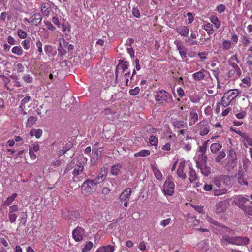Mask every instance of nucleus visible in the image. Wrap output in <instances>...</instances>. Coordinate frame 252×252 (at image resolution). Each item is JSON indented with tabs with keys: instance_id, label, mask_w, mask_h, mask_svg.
<instances>
[{
	"instance_id": "1",
	"label": "nucleus",
	"mask_w": 252,
	"mask_h": 252,
	"mask_svg": "<svg viewBox=\"0 0 252 252\" xmlns=\"http://www.w3.org/2000/svg\"><path fill=\"white\" fill-rule=\"evenodd\" d=\"M74 49V46L69 44L64 39H60L59 47L58 48V56L63 58L68 52H70Z\"/></svg>"
},
{
	"instance_id": "2",
	"label": "nucleus",
	"mask_w": 252,
	"mask_h": 252,
	"mask_svg": "<svg viewBox=\"0 0 252 252\" xmlns=\"http://www.w3.org/2000/svg\"><path fill=\"white\" fill-rule=\"evenodd\" d=\"M239 94L237 90H229L224 93L221 98V103L224 107L230 105L231 101L235 98Z\"/></svg>"
},
{
	"instance_id": "3",
	"label": "nucleus",
	"mask_w": 252,
	"mask_h": 252,
	"mask_svg": "<svg viewBox=\"0 0 252 252\" xmlns=\"http://www.w3.org/2000/svg\"><path fill=\"white\" fill-rule=\"evenodd\" d=\"M155 98L157 101L170 102L171 101L172 97L170 94L164 90H161L157 93L155 95Z\"/></svg>"
},
{
	"instance_id": "4",
	"label": "nucleus",
	"mask_w": 252,
	"mask_h": 252,
	"mask_svg": "<svg viewBox=\"0 0 252 252\" xmlns=\"http://www.w3.org/2000/svg\"><path fill=\"white\" fill-rule=\"evenodd\" d=\"M97 184L96 181L94 180H86L81 186V190L82 191H86L87 192H93L96 190V185Z\"/></svg>"
},
{
	"instance_id": "5",
	"label": "nucleus",
	"mask_w": 252,
	"mask_h": 252,
	"mask_svg": "<svg viewBox=\"0 0 252 252\" xmlns=\"http://www.w3.org/2000/svg\"><path fill=\"white\" fill-rule=\"evenodd\" d=\"M199 130V134L201 136L207 135L210 131V126H208V122L206 120H202L197 125Z\"/></svg>"
},
{
	"instance_id": "6",
	"label": "nucleus",
	"mask_w": 252,
	"mask_h": 252,
	"mask_svg": "<svg viewBox=\"0 0 252 252\" xmlns=\"http://www.w3.org/2000/svg\"><path fill=\"white\" fill-rule=\"evenodd\" d=\"M238 182L241 186H248L249 184L248 180L252 178L246 174L242 170L238 171Z\"/></svg>"
},
{
	"instance_id": "7",
	"label": "nucleus",
	"mask_w": 252,
	"mask_h": 252,
	"mask_svg": "<svg viewBox=\"0 0 252 252\" xmlns=\"http://www.w3.org/2000/svg\"><path fill=\"white\" fill-rule=\"evenodd\" d=\"M84 230L81 227H77L72 232V236L76 241H80L83 239Z\"/></svg>"
},
{
	"instance_id": "8",
	"label": "nucleus",
	"mask_w": 252,
	"mask_h": 252,
	"mask_svg": "<svg viewBox=\"0 0 252 252\" xmlns=\"http://www.w3.org/2000/svg\"><path fill=\"white\" fill-rule=\"evenodd\" d=\"M235 204L240 208L242 210L248 204H252V201H250L249 199L243 197H238L235 201Z\"/></svg>"
},
{
	"instance_id": "9",
	"label": "nucleus",
	"mask_w": 252,
	"mask_h": 252,
	"mask_svg": "<svg viewBox=\"0 0 252 252\" xmlns=\"http://www.w3.org/2000/svg\"><path fill=\"white\" fill-rule=\"evenodd\" d=\"M108 169L106 167L101 168L100 171L98 175L94 180L96 181L97 184L103 182L107 175Z\"/></svg>"
},
{
	"instance_id": "10",
	"label": "nucleus",
	"mask_w": 252,
	"mask_h": 252,
	"mask_svg": "<svg viewBox=\"0 0 252 252\" xmlns=\"http://www.w3.org/2000/svg\"><path fill=\"white\" fill-rule=\"evenodd\" d=\"M196 167L200 169L201 173L205 176H209L211 173V168L207 164L201 165L200 162L197 161Z\"/></svg>"
},
{
	"instance_id": "11",
	"label": "nucleus",
	"mask_w": 252,
	"mask_h": 252,
	"mask_svg": "<svg viewBox=\"0 0 252 252\" xmlns=\"http://www.w3.org/2000/svg\"><path fill=\"white\" fill-rule=\"evenodd\" d=\"M41 11L43 15L48 17L51 11L50 4L46 2H42L41 5Z\"/></svg>"
},
{
	"instance_id": "12",
	"label": "nucleus",
	"mask_w": 252,
	"mask_h": 252,
	"mask_svg": "<svg viewBox=\"0 0 252 252\" xmlns=\"http://www.w3.org/2000/svg\"><path fill=\"white\" fill-rule=\"evenodd\" d=\"M31 19V25L34 26L39 25L42 21V17L39 13H35L30 18Z\"/></svg>"
},
{
	"instance_id": "13",
	"label": "nucleus",
	"mask_w": 252,
	"mask_h": 252,
	"mask_svg": "<svg viewBox=\"0 0 252 252\" xmlns=\"http://www.w3.org/2000/svg\"><path fill=\"white\" fill-rule=\"evenodd\" d=\"M236 237H231L228 235H224L221 239L222 244L227 246L228 244L235 245Z\"/></svg>"
},
{
	"instance_id": "14",
	"label": "nucleus",
	"mask_w": 252,
	"mask_h": 252,
	"mask_svg": "<svg viewBox=\"0 0 252 252\" xmlns=\"http://www.w3.org/2000/svg\"><path fill=\"white\" fill-rule=\"evenodd\" d=\"M131 190L130 188L126 189L121 194L119 199L122 201H128L131 195Z\"/></svg>"
},
{
	"instance_id": "15",
	"label": "nucleus",
	"mask_w": 252,
	"mask_h": 252,
	"mask_svg": "<svg viewBox=\"0 0 252 252\" xmlns=\"http://www.w3.org/2000/svg\"><path fill=\"white\" fill-rule=\"evenodd\" d=\"M83 169L84 163L83 162H79L76 165V166L75 167V168L74 169L72 172V174L74 176V179L75 178V176H77L78 175L81 174L83 171Z\"/></svg>"
},
{
	"instance_id": "16",
	"label": "nucleus",
	"mask_w": 252,
	"mask_h": 252,
	"mask_svg": "<svg viewBox=\"0 0 252 252\" xmlns=\"http://www.w3.org/2000/svg\"><path fill=\"white\" fill-rule=\"evenodd\" d=\"M206 70L205 69H202L200 71L194 73L192 75V77L193 79L195 81H199L201 80L204 79L205 77V73L206 72Z\"/></svg>"
},
{
	"instance_id": "17",
	"label": "nucleus",
	"mask_w": 252,
	"mask_h": 252,
	"mask_svg": "<svg viewBox=\"0 0 252 252\" xmlns=\"http://www.w3.org/2000/svg\"><path fill=\"white\" fill-rule=\"evenodd\" d=\"M189 28L187 26H180L176 28V31L181 36L187 37L189 32Z\"/></svg>"
},
{
	"instance_id": "18",
	"label": "nucleus",
	"mask_w": 252,
	"mask_h": 252,
	"mask_svg": "<svg viewBox=\"0 0 252 252\" xmlns=\"http://www.w3.org/2000/svg\"><path fill=\"white\" fill-rule=\"evenodd\" d=\"M249 242V239L246 237H236L235 245H246Z\"/></svg>"
},
{
	"instance_id": "19",
	"label": "nucleus",
	"mask_w": 252,
	"mask_h": 252,
	"mask_svg": "<svg viewBox=\"0 0 252 252\" xmlns=\"http://www.w3.org/2000/svg\"><path fill=\"white\" fill-rule=\"evenodd\" d=\"M185 162H180L177 171V174L178 175V176L181 177L183 179H185L187 177L186 173L184 172V168L185 167Z\"/></svg>"
},
{
	"instance_id": "20",
	"label": "nucleus",
	"mask_w": 252,
	"mask_h": 252,
	"mask_svg": "<svg viewBox=\"0 0 252 252\" xmlns=\"http://www.w3.org/2000/svg\"><path fill=\"white\" fill-rule=\"evenodd\" d=\"M226 207L225 203L222 201H219L216 205V212L217 213L224 212L226 211Z\"/></svg>"
},
{
	"instance_id": "21",
	"label": "nucleus",
	"mask_w": 252,
	"mask_h": 252,
	"mask_svg": "<svg viewBox=\"0 0 252 252\" xmlns=\"http://www.w3.org/2000/svg\"><path fill=\"white\" fill-rule=\"evenodd\" d=\"M237 158H228V162L226 167L228 170H230L233 169L237 165Z\"/></svg>"
},
{
	"instance_id": "22",
	"label": "nucleus",
	"mask_w": 252,
	"mask_h": 252,
	"mask_svg": "<svg viewBox=\"0 0 252 252\" xmlns=\"http://www.w3.org/2000/svg\"><path fill=\"white\" fill-rule=\"evenodd\" d=\"M189 180L190 182H193L197 179V176L195 171L190 166L189 167Z\"/></svg>"
},
{
	"instance_id": "23",
	"label": "nucleus",
	"mask_w": 252,
	"mask_h": 252,
	"mask_svg": "<svg viewBox=\"0 0 252 252\" xmlns=\"http://www.w3.org/2000/svg\"><path fill=\"white\" fill-rule=\"evenodd\" d=\"M222 148V145L219 143H214L210 146V150L212 153L216 154Z\"/></svg>"
},
{
	"instance_id": "24",
	"label": "nucleus",
	"mask_w": 252,
	"mask_h": 252,
	"mask_svg": "<svg viewBox=\"0 0 252 252\" xmlns=\"http://www.w3.org/2000/svg\"><path fill=\"white\" fill-rule=\"evenodd\" d=\"M73 146V143L70 141H68L66 145L64 148L63 149L60 150L59 151V154L60 156L64 154L67 151L70 150Z\"/></svg>"
},
{
	"instance_id": "25",
	"label": "nucleus",
	"mask_w": 252,
	"mask_h": 252,
	"mask_svg": "<svg viewBox=\"0 0 252 252\" xmlns=\"http://www.w3.org/2000/svg\"><path fill=\"white\" fill-rule=\"evenodd\" d=\"M121 167V165L119 164L113 165L111 168V173L114 175H118L120 172V169Z\"/></svg>"
},
{
	"instance_id": "26",
	"label": "nucleus",
	"mask_w": 252,
	"mask_h": 252,
	"mask_svg": "<svg viewBox=\"0 0 252 252\" xmlns=\"http://www.w3.org/2000/svg\"><path fill=\"white\" fill-rule=\"evenodd\" d=\"M226 156L225 151L223 149L220 151L215 158V162H220L221 160Z\"/></svg>"
},
{
	"instance_id": "27",
	"label": "nucleus",
	"mask_w": 252,
	"mask_h": 252,
	"mask_svg": "<svg viewBox=\"0 0 252 252\" xmlns=\"http://www.w3.org/2000/svg\"><path fill=\"white\" fill-rule=\"evenodd\" d=\"M173 126L175 128L179 129L187 126L186 123L184 121H175L173 122Z\"/></svg>"
},
{
	"instance_id": "28",
	"label": "nucleus",
	"mask_w": 252,
	"mask_h": 252,
	"mask_svg": "<svg viewBox=\"0 0 252 252\" xmlns=\"http://www.w3.org/2000/svg\"><path fill=\"white\" fill-rule=\"evenodd\" d=\"M30 134L31 136H35L36 138H39L42 134V130L40 129H32Z\"/></svg>"
},
{
	"instance_id": "29",
	"label": "nucleus",
	"mask_w": 252,
	"mask_h": 252,
	"mask_svg": "<svg viewBox=\"0 0 252 252\" xmlns=\"http://www.w3.org/2000/svg\"><path fill=\"white\" fill-rule=\"evenodd\" d=\"M242 141L244 142V144L246 147V143H247L248 145L249 146L252 145V138L250 137V135L248 133H246L244 137L242 138Z\"/></svg>"
},
{
	"instance_id": "30",
	"label": "nucleus",
	"mask_w": 252,
	"mask_h": 252,
	"mask_svg": "<svg viewBox=\"0 0 252 252\" xmlns=\"http://www.w3.org/2000/svg\"><path fill=\"white\" fill-rule=\"evenodd\" d=\"M163 188H167V189L174 190L175 184L173 182L169 180V177H168L165 182L163 185Z\"/></svg>"
},
{
	"instance_id": "31",
	"label": "nucleus",
	"mask_w": 252,
	"mask_h": 252,
	"mask_svg": "<svg viewBox=\"0 0 252 252\" xmlns=\"http://www.w3.org/2000/svg\"><path fill=\"white\" fill-rule=\"evenodd\" d=\"M102 113L105 116L113 115L116 113V111L111 108H106L102 111Z\"/></svg>"
},
{
	"instance_id": "32",
	"label": "nucleus",
	"mask_w": 252,
	"mask_h": 252,
	"mask_svg": "<svg viewBox=\"0 0 252 252\" xmlns=\"http://www.w3.org/2000/svg\"><path fill=\"white\" fill-rule=\"evenodd\" d=\"M12 52L13 54H16L18 56L22 55L23 53V51L21 47L20 46H16L13 47L12 49Z\"/></svg>"
},
{
	"instance_id": "33",
	"label": "nucleus",
	"mask_w": 252,
	"mask_h": 252,
	"mask_svg": "<svg viewBox=\"0 0 252 252\" xmlns=\"http://www.w3.org/2000/svg\"><path fill=\"white\" fill-rule=\"evenodd\" d=\"M17 196V194L16 193H13L12 195L8 197L6 200L4 202V205L9 206L13 201L15 198Z\"/></svg>"
},
{
	"instance_id": "34",
	"label": "nucleus",
	"mask_w": 252,
	"mask_h": 252,
	"mask_svg": "<svg viewBox=\"0 0 252 252\" xmlns=\"http://www.w3.org/2000/svg\"><path fill=\"white\" fill-rule=\"evenodd\" d=\"M150 151L148 150H142L139 152L136 153L134 154V156L137 157L138 156L145 157L150 154Z\"/></svg>"
},
{
	"instance_id": "35",
	"label": "nucleus",
	"mask_w": 252,
	"mask_h": 252,
	"mask_svg": "<svg viewBox=\"0 0 252 252\" xmlns=\"http://www.w3.org/2000/svg\"><path fill=\"white\" fill-rule=\"evenodd\" d=\"M31 41V38H28L22 42L21 44L25 49L28 50L30 48Z\"/></svg>"
},
{
	"instance_id": "36",
	"label": "nucleus",
	"mask_w": 252,
	"mask_h": 252,
	"mask_svg": "<svg viewBox=\"0 0 252 252\" xmlns=\"http://www.w3.org/2000/svg\"><path fill=\"white\" fill-rule=\"evenodd\" d=\"M37 119L36 117L34 116H31L28 119L26 125L28 127H31L35 122L37 121Z\"/></svg>"
},
{
	"instance_id": "37",
	"label": "nucleus",
	"mask_w": 252,
	"mask_h": 252,
	"mask_svg": "<svg viewBox=\"0 0 252 252\" xmlns=\"http://www.w3.org/2000/svg\"><path fill=\"white\" fill-rule=\"evenodd\" d=\"M211 21L214 24L216 28H219L220 26V22L216 16H212L210 18Z\"/></svg>"
},
{
	"instance_id": "38",
	"label": "nucleus",
	"mask_w": 252,
	"mask_h": 252,
	"mask_svg": "<svg viewBox=\"0 0 252 252\" xmlns=\"http://www.w3.org/2000/svg\"><path fill=\"white\" fill-rule=\"evenodd\" d=\"M152 170L155 174L156 177L158 180H161L162 178V175L160 171L154 166L152 167Z\"/></svg>"
},
{
	"instance_id": "39",
	"label": "nucleus",
	"mask_w": 252,
	"mask_h": 252,
	"mask_svg": "<svg viewBox=\"0 0 252 252\" xmlns=\"http://www.w3.org/2000/svg\"><path fill=\"white\" fill-rule=\"evenodd\" d=\"M204 29L209 34H211L213 33L214 30L213 29V25L210 23L205 24L204 26Z\"/></svg>"
},
{
	"instance_id": "40",
	"label": "nucleus",
	"mask_w": 252,
	"mask_h": 252,
	"mask_svg": "<svg viewBox=\"0 0 252 252\" xmlns=\"http://www.w3.org/2000/svg\"><path fill=\"white\" fill-rule=\"evenodd\" d=\"M227 190L226 189H216L214 190V194L215 196H220L226 193Z\"/></svg>"
},
{
	"instance_id": "41",
	"label": "nucleus",
	"mask_w": 252,
	"mask_h": 252,
	"mask_svg": "<svg viewBox=\"0 0 252 252\" xmlns=\"http://www.w3.org/2000/svg\"><path fill=\"white\" fill-rule=\"evenodd\" d=\"M178 50L179 51L180 54L183 58H185L187 57V49L184 46H182L179 48Z\"/></svg>"
},
{
	"instance_id": "42",
	"label": "nucleus",
	"mask_w": 252,
	"mask_h": 252,
	"mask_svg": "<svg viewBox=\"0 0 252 252\" xmlns=\"http://www.w3.org/2000/svg\"><path fill=\"white\" fill-rule=\"evenodd\" d=\"M242 210L249 215H252V206L248 204Z\"/></svg>"
},
{
	"instance_id": "43",
	"label": "nucleus",
	"mask_w": 252,
	"mask_h": 252,
	"mask_svg": "<svg viewBox=\"0 0 252 252\" xmlns=\"http://www.w3.org/2000/svg\"><path fill=\"white\" fill-rule=\"evenodd\" d=\"M17 34L18 37L21 39H25L27 36V33L24 31L19 29L17 31Z\"/></svg>"
},
{
	"instance_id": "44",
	"label": "nucleus",
	"mask_w": 252,
	"mask_h": 252,
	"mask_svg": "<svg viewBox=\"0 0 252 252\" xmlns=\"http://www.w3.org/2000/svg\"><path fill=\"white\" fill-rule=\"evenodd\" d=\"M93 243L91 241L87 242L84 247L82 249V251L85 252L90 250L93 247Z\"/></svg>"
},
{
	"instance_id": "45",
	"label": "nucleus",
	"mask_w": 252,
	"mask_h": 252,
	"mask_svg": "<svg viewBox=\"0 0 252 252\" xmlns=\"http://www.w3.org/2000/svg\"><path fill=\"white\" fill-rule=\"evenodd\" d=\"M190 117L192 120H193L194 123H196L198 120V115L195 111H192L190 113Z\"/></svg>"
},
{
	"instance_id": "46",
	"label": "nucleus",
	"mask_w": 252,
	"mask_h": 252,
	"mask_svg": "<svg viewBox=\"0 0 252 252\" xmlns=\"http://www.w3.org/2000/svg\"><path fill=\"white\" fill-rule=\"evenodd\" d=\"M139 92L140 88L138 87H136L134 89H130L129 91V94L133 96L138 94Z\"/></svg>"
},
{
	"instance_id": "47",
	"label": "nucleus",
	"mask_w": 252,
	"mask_h": 252,
	"mask_svg": "<svg viewBox=\"0 0 252 252\" xmlns=\"http://www.w3.org/2000/svg\"><path fill=\"white\" fill-rule=\"evenodd\" d=\"M149 141L152 145L156 146L158 143V139L154 136H151L149 138Z\"/></svg>"
},
{
	"instance_id": "48",
	"label": "nucleus",
	"mask_w": 252,
	"mask_h": 252,
	"mask_svg": "<svg viewBox=\"0 0 252 252\" xmlns=\"http://www.w3.org/2000/svg\"><path fill=\"white\" fill-rule=\"evenodd\" d=\"M8 215L10 222L11 223L14 222L16 220L17 215L11 212H9Z\"/></svg>"
},
{
	"instance_id": "49",
	"label": "nucleus",
	"mask_w": 252,
	"mask_h": 252,
	"mask_svg": "<svg viewBox=\"0 0 252 252\" xmlns=\"http://www.w3.org/2000/svg\"><path fill=\"white\" fill-rule=\"evenodd\" d=\"M228 158H237L236 154L234 150L230 149L229 150V153L227 156Z\"/></svg>"
},
{
	"instance_id": "50",
	"label": "nucleus",
	"mask_w": 252,
	"mask_h": 252,
	"mask_svg": "<svg viewBox=\"0 0 252 252\" xmlns=\"http://www.w3.org/2000/svg\"><path fill=\"white\" fill-rule=\"evenodd\" d=\"M231 43L229 41L224 40L222 43V47L224 50H228L231 47Z\"/></svg>"
},
{
	"instance_id": "51",
	"label": "nucleus",
	"mask_w": 252,
	"mask_h": 252,
	"mask_svg": "<svg viewBox=\"0 0 252 252\" xmlns=\"http://www.w3.org/2000/svg\"><path fill=\"white\" fill-rule=\"evenodd\" d=\"M44 23L48 30L53 31L56 29L55 27L53 26L52 24L50 22L44 21Z\"/></svg>"
},
{
	"instance_id": "52",
	"label": "nucleus",
	"mask_w": 252,
	"mask_h": 252,
	"mask_svg": "<svg viewBox=\"0 0 252 252\" xmlns=\"http://www.w3.org/2000/svg\"><path fill=\"white\" fill-rule=\"evenodd\" d=\"M163 191L165 195L172 196L174 192V190L167 188H163Z\"/></svg>"
},
{
	"instance_id": "53",
	"label": "nucleus",
	"mask_w": 252,
	"mask_h": 252,
	"mask_svg": "<svg viewBox=\"0 0 252 252\" xmlns=\"http://www.w3.org/2000/svg\"><path fill=\"white\" fill-rule=\"evenodd\" d=\"M23 80L27 83L32 82L33 78L30 75H25L23 77Z\"/></svg>"
},
{
	"instance_id": "54",
	"label": "nucleus",
	"mask_w": 252,
	"mask_h": 252,
	"mask_svg": "<svg viewBox=\"0 0 252 252\" xmlns=\"http://www.w3.org/2000/svg\"><path fill=\"white\" fill-rule=\"evenodd\" d=\"M200 156L201 157V162H200L201 165L207 164L208 159L207 156L205 155L201 154Z\"/></svg>"
},
{
	"instance_id": "55",
	"label": "nucleus",
	"mask_w": 252,
	"mask_h": 252,
	"mask_svg": "<svg viewBox=\"0 0 252 252\" xmlns=\"http://www.w3.org/2000/svg\"><path fill=\"white\" fill-rule=\"evenodd\" d=\"M103 247L106 252H113L115 250L114 247L111 245L103 246Z\"/></svg>"
},
{
	"instance_id": "56",
	"label": "nucleus",
	"mask_w": 252,
	"mask_h": 252,
	"mask_svg": "<svg viewBox=\"0 0 252 252\" xmlns=\"http://www.w3.org/2000/svg\"><path fill=\"white\" fill-rule=\"evenodd\" d=\"M98 150L99 149L97 148L93 149L92 152V155L94 159H95V158H96L97 159V158L98 157Z\"/></svg>"
},
{
	"instance_id": "57",
	"label": "nucleus",
	"mask_w": 252,
	"mask_h": 252,
	"mask_svg": "<svg viewBox=\"0 0 252 252\" xmlns=\"http://www.w3.org/2000/svg\"><path fill=\"white\" fill-rule=\"evenodd\" d=\"M170 221H171V219L167 218L165 220H162L160 222V225L164 227H165L166 226H167V225H168L170 223Z\"/></svg>"
},
{
	"instance_id": "58",
	"label": "nucleus",
	"mask_w": 252,
	"mask_h": 252,
	"mask_svg": "<svg viewBox=\"0 0 252 252\" xmlns=\"http://www.w3.org/2000/svg\"><path fill=\"white\" fill-rule=\"evenodd\" d=\"M31 99V97L30 96H27L24 97L22 100L21 103V107L22 105H24L28 103Z\"/></svg>"
},
{
	"instance_id": "59",
	"label": "nucleus",
	"mask_w": 252,
	"mask_h": 252,
	"mask_svg": "<svg viewBox=\"0 0 252 252\" xmlns=\"http://www.w3.org/2000/svg\"><path fill=\"white\" fill-rule=\"evenodd\" d=\"M36 46L37 48H38V51L40 52V53H42L43 52L42 50V44L40 40H38L36 43Z\"/></svg>"
},
{
	"instance_id": "60",
	"label": "nucleus",
	"mask_w": 252,
	"mask_h": 252,
	"mask_svg": "<svg viewBox=\"0 0 252 252\" xmlns=\"http://www.w3.org/2000/svg\"><path fill=\"white\" fill-rule=\"evenodd\" d=\"M132 14H133V16L136 18H139L140 16V14L139 10L136 8H133Z\"/></svg>"
},
{
	"instance_id": "61",
	"label": "nucleus",
	"mask_w": 252,
	"mask_h": 252,
	"mask_svg": "<svg viewBox=\"0 0 252 252\" xmlns=\"http://www.w3.org/2000/svg\"><path fill=\"white\" fill-rule=\"evenodd\" d=\"M242 41H243V44H244V45L245 46H247L248 45H249L251 43L250 40L246 36H244L243 37Z\"/></svg>"
},
{
	"instance_id": "62",
	"label": "nucleus",
	"mask_w": 252,
	"mask_h": 252,
	"mask_svg": "<svg viewBox=\"0 0 252 252\" xmlns=\"http://www.w3.org/2000/svg\"><path fill=\"white\" fill-rule=\"evenodd\" d=\"M17 70L18 72L22 73L23 72L24 66L21 63H19L16 65Z\"/></svg>"
},
{
	"instance_id": "63",
	"label": "nucleus",
	"mask_w": 252,
	"mask_h": 252,
	"mask_svg": "<svg viewBox=\"0 0 252 252\" xmlns=\"http://www.w3.org/2000/svg\"><path fill=\"white\" fill-rule=\"evenodd\" d=\"M217 9L219 12L222 13L224 11L225 6L223 4H220L218 6Z\"/></svg>"
},
{
	"instance_id": "64",
	"label": "nucleus",
	"mask_w": 252,
	"mask_h": 252,
	"mask_svg": "<svg viewBox=\"0 0 252 252\" xmlns=\"http://www.w3.org/2000/svg\"><path fill=\"white\" fill-rule=\"evenodd\" d=\"M52 22L55 24L57 25L58 27L60 26V22L59 21V18L57 17L54 16L52 18Z\"/></svg>"
}]
</instances>
